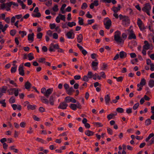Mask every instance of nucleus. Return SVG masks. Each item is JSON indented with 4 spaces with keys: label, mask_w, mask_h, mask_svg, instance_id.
Masks as SVG:
<instances>
[{
    "label": "nucleus",
    "mask_w": 154,
    "mask_h": 154,
    "mask_svg": "<svg viewBox=\"0 0 154 154\" xmlns=\"http://www.w3.org/2000/svg\"><path fill=\"white\" fill-rule=\"evenodd\" d=\"M114 34V40L117 43H123L127 37L126 33H123L122 35V37H121V32L119 30H117L115 32Z\"/></svg>",
    "instance_id": "nucleus-1"
},
{
    "label": "nucleus",
    "mask_w": 154,
    "mask_h": 154,
    "mask_svg": "<svg viewBox=\"0 0 154 154\" xmlns=\"http://www.w3.org/2000/svg\"><path fill=\"white\" fill-rule=\"evenodd\" d=\"M12 2H9L7 3H3L1 4L0 7V10H4L5 9L7 11L11 10L10 7L12 5Z\"/></svg>",
    "instance_id": "nucleus-2"
},
{
    "label": "nucleus",
    "mask_w": 154,
    "mask_h": 154,
    "mask_svg": "<svg viewBox=\"0 0 154 154\" xmlns=\"http://www.w3.org/2000/svg\"><path fill=\"white\" fill-rule=\"evenodd\" d=\"M151 9L150 4L149 3H147L144 4V7L142 8V10L146 13L148 15L150 16V11Z\"/></svg>",
    "instance_id": "nucleus-3"
},
{
    "label": "nucleus",
    "mask_w": 154,
    "mask_h": 154,
    "mask_svg": "<svg viewBox=\"0 0 154 154\" xmlns=\"http://www.w3.org/2000/svg\"><path fill=\"white\" fill-rule=\"evenodd\" d=\"M104 25L105 26V28L107 29H109L111 24L112 21L109 18H105L103 21Z\"/></svg>",
    "instance_id": "nucleus-4"
},
{
    "label": "nucleus",
    "mask_w": 154,
    "mask_h": 154,
    "mask_svg": "<svg viewBox=\"0 0 154 154\" xmlns=\"http://www.w3.org/2000/svg\"><path fill=\"white\" fill-rule=\"evenodd\" d=\"M137 23L140 31H143L146 29L143 23L140 18H137Z\"/></svg>",
    "instance_id": "nucleus-5"
},
{
    "label": "nucleus",
    "mask_w": 154,
    "mask_h": 154,
    "mask_svg": "<svg viewBox=\"0 0 154 154\" xmlns=\"http://www.w3.org/2000/svg\"><path fill=\"white\" fill-rule=\"evenodd\" d=\"M130 23V20L128 16L125 17L122 20V25L125 26H128Z\"/></svg>",
    "instance_id": "nucleus-6"
},
{
    "label": "nucleus",
    "mask_w": 154,
    "mask_h": 154,
    "mask_svg": "<svg viewBox=\"0 0 154 154\" xmlns=\"http://www.w3.org/2000/svg\"><path fill=\"white\" fill-rule=\"evenodd\" d=\"M18 71L19 74L22 75L24 76L25 75L24 71L23 69V63L20 64L19 67Z\"/></svg>",
    "instance_id": "nucleus-7"
},
{
    "label": "nucleus",
    "mask_w": 154,
    "mask_h": 154,
    "mask_svg": "<svg viewBox=\"0 0 154 154\" xmlns=\"http://www.w3.org/2000/svg\"><path fill=\"white\" fill-rule=\"evenodd\" d=\"M65 101L66 103L71 102L73 103H75L76 102V100L75 99L69 96H67L65 97Z\"/></svg>",
    "instance_id": "nucleus-8"
},
{
    "label": "nucleus",
    "mask_w": 154,
    "mask_h": 154,
    "mask_svg": "<svg viewBox=\"0 0 154 154\" xmlns=\"http://www.w3.org/2000/svg\"><path fill=\"white\" fill-rule=\"evenodd\" d=\"M130 33L128 36V39L130 40L133 39H136V36L134 34V31L132 30H131L130 32Z\"/></svg>",
    "instance_id": "nucleus-9"
},
{
    "label": "nucleus",
    "mask_w": 154,
    "mask_h": 154,
    "mask_svg": "<svg viewBox=\"0 0 154 154\" xmlns=\"http://www.w3.org/2000/svg\"><path fill=\"white\" fill-rule=\"evenodd\" d=\"M68 106V104L65 102H61L58 108V109H66Z\"/></svg>",
    "instance_id": "nucleus-10"
},
{
    "label": "nucleus",
    "mask_w": 154,
    "mask_h": 154,
    "mask_svg": "<svg viewBox=\"0 0 154 154\" xmlns=\"http://www.w3.org/2000/svg\"><path fill=\"white\" fill-rule=\"evenodd\" d=\"M74 34L72 30H71L70 31L68 32L66 34V35L68 38L69 39H73L74 37Z\"/></svg>",
    "instance_id": "nucleus-11"
},
{
    "label": "nucleus",
    "mask_w": 154,
    "mask_h": 154,
    "mask_svg": "<svg viewBox=\"0 0 154 154\" xmlns=\"http://www.w3.org/2000/svg\"><path fill=\"white\" fill-rule=\"evenodd\" d=\"M7 89V87L6 86H3L0 88V97L2 96L3 93H5Z\"/></svg>",
    "instance_id": "nucleus-12"
},
{
    "label": "nucleus",
    "mask_w": 154,
    "mask_h": 154,
    "mask_svg": "<svg viewBox=\"0 0 154 154\" xmlns=\"http://www.w3.org/2000/svg\"><path fill=\"white\" fill-rule=\"evenodd\" d=\"M55 96L54 94H53L52 95H51L49 99V101L50 105H51L53 106L54 104V102L55 101Z\"/></svg>",
    "instance_id": "nucleus-13"
},
{
    "label": "nucleus",
    "mask_w": 154,
    "mask_h": 154,
    "mask_svg": "<svg viewBox=\"0 0 154 154\" xmlns=\"http://www.w3.org/2000/svg\"><path fill=\"white\" fill-rule=\"evenodd\" d=\"M121 8V5L118 4V7H113L112 8V10L113 11L114 13H117L120 10Z\"/></svg>",
    "instance_id": "nucleus-14"
},
{
    "label": "nucleus",
    "mask_w": 154,
    "mask_h": 154,
    "mask_svg": "<svg viewBox=\"0 0 154 154\" xmlns=\"http://www.w3.org/2000/svg\"><path fill=\"white\" fill-rule=\"evenodd\" d=\"M53 91V88H48L46 90L44 95L47 97H48L52 93Z\"/></svg>",
    "instance_id": "nucleus-15"
},
{
    "label": "nucleus",
    "mask_w": 154,
    "mask_h": 154,
    "mask_svg": "<svg viewBox=\"0 0 154 154\" xmlns=\"http://www.w3.org/2000/svg\"><path fill=\"white\" fill-rule=\"evenodd\" d=\"M145 45L143 46V48L146 50H148L150 48V45L148 42L147 41H145L144 42Z\"/></svg>",
    "instance_id": "nucleus-16"
},
{
    "label": "nucleus",
    "mask_w": 154,
    "mask_h": 154,
    "mask_svg": "<svg viewBox=\"0 0 154 154\" xmlns=\"http://www.w3.org/2000/svg\"><path fill=\"white\" fill-rule=\"evenodd\" d=\"M11 106L14 110H16L17 109L19 110H20L21 109V107L20 105L17 106L16 104H11Z\"/></svg>",
    "instance_id": "nucleus-17"
},
{
    "label": "nucleus",
    "mask_w": 154,
    "mask_h": 154,
    "mask_svg": "<svg viewBox=\"0 0 154 154\" xmlns=\"http://www.w3.org/2000/svg\"><path fill=\"white\" fill-rule=\"evenodd\" d=\"M10 91H14V94L15 96L17 97L18 96L19 94V90L18 89H16L15 88H13L10 89Z\"/></svg>",
    "instance_id": "nucleus-18"
},
{
    "label": "nucleus",
    "mask_w": 154,
    "mask_h": 154,
    "mask_svg": "<svg viewBox=\"0 0 154 154\" xmlns=\"http://www.w3.org/2000/svg\"><path fill=\"white\" fill-rule=\"evenodd\" d=\"M106 103L107 105L109 104L110 100V97L109 94H107L104 97Z\"/></svg>",
    "instance_id": "nucleus-19"
},
{
    "label": "nucleus",
    "mask_w": 154,
    "mask_h": 154,
    "mask_svg": "<svg viewBox=\"0 0 154 154\" xmlns=\"http://www.w3.org/2000/svg\"><path fill=\"white\" fill-rule=\"evenodd\" d=\"M74 91L75 90H74L73 88L71 87L67 90L66 92L68 95H72L73 94V93L74 92Z\"/></svg>",
    "instance_id": "nucleus-20"
},
{
    "label": "nucleus",
    "mask_w": 154,
    "mask_h": 154,
    "mask_svg": "<svg viewBox=\"0 0 154 154\" xmlns=\"http://www.w3.org/2000/svg\"><path fill=\"white\" fill-rule=\"evenodd\" d=\"M119 56L122 59L126 57L127 54L125 52L122 51L119 53Z\"/></svg>",
    "instance_id": "nucleus-21"
},
{
    "label": "nucleus",
    "mask_w": 154,
    "mask_h": 154,
    "mask_svg": "<svg viewBox=\"0 0 154 154\" xmlns=\"http://www.w3.org/2000/svg\"><path fill=\"white\" fill-rule=\"evenodd\" d=\"M34 35L33 33L32 34H29L28 35V39L29 41H31L32 42L34 41Z\"/></svg>",
    "instance_id": "nucleus-22"
},
{
    "label": "nucleus",
    "mask_w": 154,
    "mask_h": 154,
    "mask_svg": "<svg viewBox=\"0 0 154 154\" xmlns=\"http://www.w3.org/2000/svg\"><path fill=\"white\" fill-rule=\"evenodd\" d=\"M85 134L88 136H91L94 134V132L89 130H87L85 131Z\"/></svg>",
    "instance_id": "nucleus-23"
},
{
    "label": "nucleus",
    "mask_w": 154,
    "mask_h": 154,
    "mask_svg": "<svg viewBox=\"0 0 154 154\" xmlns=\"http://www.w3.org/2000/svg\"><path fill=\"white\" fill-rule=\"evenodd\" d=\"M36 106L35 105H31L30 104H28L27 106V108L28 110L29 109L33 110L36 109Z\"/></svg>",
    "instance_id": "nucleus-24"
},
{
    "label": "nucleus",
    "mask_w": 154,
    "mask_h": 154,
    "mask_svg": "<svg viewBox=\"0 0 154 154\" xmlns=\"http://www.w3.org/2000/svg\"><path fill=\"white\" fill-rule=\"evenodd\" d=\"M41 100L42 103L47 104H48L49 101L48 100L46 99L45 97H41Z\"/></svg>",
    "instance_id": "nucleus-25"
},
{
    "label": "nucleus",
    "mask_w": 154,
    "mask_h": 154,
    "mask_svg": "<svg viewBox=\"0 0 154 154\" xmlns=\"http://www.w3.org/2000/svg\"><path fill=\"white\" fill-rule=\"evenodd\" d=\"M31 86V84L29 81H27V82L25 83V87L26 89L27 90L29 89Z\"/></svg>",
    "instance_id": "nucleus-26"
},
{
    "label": "nucleus",
    "mask_w": 154,
    "mask_h": 154,
    "mask_svg": "<svg viewBox=\"0 0 154 154\" xmlns=\"http://www.w3.org/2000/svg\"><path fill=\"white\" fill-rule=\"evenodd\" d=\"M83 38V37L82 35L81 34H79V35L78 36L77 38L78 42L79 43H81L82 41Z\"/></svg>",
    "instance_id": "nucleus-27"
},
{
    "label": "nucleus",
    "mask_w": 154,
    "mask_h": 154,
    "mask_svg": "<svg viewBox=\"0 0 154 154\" xmlns=\"http://www.w3.org/2000/svg\"><path fill=\"white\" fill-rule=\"evenodd\" d=\"M148 85L150 88H152L154 86V80L150 79Z\"/></svg>",
    "instance_id": "nucleus-28"
},
{
    "label": "nucleus",
    "mask_w": 154,
    "mask_h": 154,
    "mask_svg": "<svg viewBox=\"0 0 154 154\" xmlns=\"http://www.w3.org/2000/svg\"><path fill=\"white\" fill-rule=\"evenodd\" d=\"M27 57H28L29 60H31L34 58L33 56V54L32 53L28 54L27 55Z\"/></svg>",
    "instance_id": "nucleus-29"
},
{
    "label": "nucleus",
    "mask_w": 154,
    "mask_h": 154,
    "mask_svg": "<svg viewBox=\"0 0 154 154\" xmlns=\"http://www.w3.org/2000/svg\"><path fill=\"white\" fill-rule=\"evenodd\" d=\"M32 15L34 17H39L41 16V15L40 13L38 12L36 14H32Z\"/></svg>",
    "instance_id": "nucleus-30"
},
{
    "label": "nucleus",
    "mask_w": 154,
    "mask_h": 154,
    "mask_svg": "<svg viewBox=\"0 0 154 154\" xmlns=\"http://www.w3.org/2000/svg\"><path fill=\"white\" fill-rule=\"evenodd\" d=\"M69 107L71 109L74 110H75L77 109L76 105V104H71L69 106Z\"/></svg>",
    "instance_id": "nucleus-31"
},
{
    "label": "nucleus",
    "mask_w": 154,
    "mask_h": 154,
    "mask_svg": "<svg viewBox=\"0 0 154 154\" xmlns=\"http://www.w3.org/2000/svg\"><path fill=\"white\" fill-rule=\"evenodd\" d=\"M15 146H12L9 147V149L11 150H13L14 152L15 153H17L18 150L17 149L15 148Z\"/></svg>",
    "instance_id": "nucleus-32"
},
{
    "label": "nucleus",
    "mask_w": 154,
    "mask_h": 154,
    "mask_svg": "<svg viewBox=\"0 0 154 154\" xmlns=\"http://www.w3.org/2000/svg\"><path fill=\"white\" fill-rule=\"evenodd\" d=\"M139 84L143 86L145 85L146 84V81L144 78L142 79Z\"/></svg>",
    "instance_id": "nucleus-33"
},
{
    "label": "nucleus",
    "mask_w": 154,
    "mask_h": 154,
    "mask_svg": "<svg viewBox=\"0 0 154 154\" xmlns=\"http://www.w3.org/2000/svg\"><path fill=\"white\" fill-rule=\"evenodd\" d=\"M9 102L10 103H14L15 101V98L14 96H12L9 100Z\"/></svg>",
    "instance_id": "nucleus-34"
},
{
    "label": "nucleus",
    "mask_w": 154,
    "mask_h": 154,
    "mask_svg": "<svg viewBox=\"0 0 154 154\" xmlns=\"http://www.w3.org/2000/svg\"><path fill=\"white\" fill-rule=\"evenodd\" d=\"M19 33L21 34V36L22 38H23L24 36L26 35V31H19Z\"/></svg>",
    "instance_id": "nucleus-35"
},
{
    "label": "nucleus",
    "mask_w": 154,
    "mask_h": 154,
    "mask_svg": "<svg viewBox=\"0 0 154 154\" xmlns=\"http://www.w3.org/2000/svg\"><path fill=\"white\" fill-rule=\"evenodd\" d=\"M67 25L69 26L72 27L73 26H75L76 25V23L74 22H69L67 24Z\"/></svg>",
    "instance_id": "nucleus-36"
},
{
    "label": "nucleus",
    "mask_w": 154,
    "mask_h": 154,
    "mask_svg": "<svg viewBox=\"0 0 154 154\" xmlns=\"http://www.w3.org/2000/svg\"><path fill=\"white\" fill-rule=\"evenodd\" d=\"M79 23L80 25H82L83 24L84 20L82 18L80 17H78Z\"/></svg>",
    "instance_id": "nucleus-37"
},
{
    "label": "nucleus",
    "mask_w": 154,
    "mask_h": 154,
    "mask_svg": "<svg viewBox=\"0 0 154 154\" xmlns=\"http://www.w3.org/2000/svg\"><path fill=\"white\" fill-rule=\"evenodd\" d=\"M151 120L149 119H147L145 122V124L146 126H148L151 124Z\"/></svg>",
    "instance_id": "nucleus-38"
},
{
    "label": "nucleus",
    "mask_w": 154,
    "mask_h": 154,
    "mask_svg": "<svg viewBox=\"0 0 154 154\" xmlns=\"http://www.w3.org/2000/svg\"><path fill=\"white\" fill-rule=\"evenodd\" d=\"M116 110L118 112L120 113H123L124 111V109L123 108L120 107L116 109Z\"/></svg>",
    "instance_id": "nucleus-39"
},
{
    "label": "nucleus",
    "mask_w": 154,
    "mask_h": 154,
    "mask_svg": "<svg viewBox=\"0 0 154 154\" xmlns=\"http://www.w3.org/2000/svg\"><path fill=\"white\" fill-rule=\"evenodd\" d=\"M87 76L89 79H91L92 77V76H93V74L92 72L91 71L88 72L87 74Z\"/></svg>",
    "instance_id": "nucleus-40"
},
{
    "label": "nucleus",
    "mask_w": 154,
    "mask_h": 154,
    "mask_svg": "<svg viewBox=\"0 0 154 154\" xmlns=\"http://www.w3.org/2000/svg\"><path fill=\"white\" fill-rule=\"evenodd\" d=\"M53 11L54 12H57L58 11V6L57 5H55L52 8Z\"/></svg>",
    "instance_id": "nucleus-41"
},
{
    "label": "nucleus",
    "mask_w": 154,
    "mask_h": 154,
    "mask_svg": "<svg viewBox=\"0 0 154 154\" xmlns=\"http://www.w3.org/2000/svg\"><path fill=\"white\" fill-rule=\"evenodd\" d=\"M45 59L44 58H39L38 59V62L39 63H45Z\"/></svg>",
    "instance_id": "nucleus-42"
},
{
    "label": "nucleus",
    "mask_w": 154,
    "mask_h": 154,
    "mask_svg": "<svg viewBox=\"0 0 154 154\" xmlns=\"http://www.w3.org/2000/svg\"><path fill=\"white\" fill-rule=\"evenodd\" d=\"M8 80L9 81V83L10 84L14 85L15 87L17 86V84L16 83H15L14 81L11 80L10 78H8Z\"/></svg>",
    "instance_id": "nucleus-43"
},
{
    "label": "nucleus",
    "mask_w": 154,
    "mask_h": 154,
    "mask_svg": "<svg viewBox=\"0 0 154 154\" xmlns=\"http://www.w3.org/2000/svg\"><path fill=\"white\" fill-rule=\"evenodd\" d=\"M59 16L60 17L61 20L64 21L65 20V15H63L60 14H59Z\"/></svg>",
    "instance_id": "nucleus-44"
},
{
    "label": "nucleus",
    "mask_w": 154,
    "mask_h": 154,
    "mask_svg": "<svg viewBox=\"0 0 154 154\" xmlns=\"http://www.w3.org/2000/svg\"><path fill=\"white\" fill-rule=\"evenodd\" d=\"M88 7V5L86 3H84L81 6V8L82 9H86Z\"/></svg>",
    "instance_id": "nucleus-45"
},
{
    "label": "nucleus",
    "mask_w": 154,
    "mask_h": 154,
    "mask_svg": "<svg viewBox=\"0 0 154 154\" xmlns=\"http://www.w3.org/2000/svg\"><path fill=\"white\" fill-rule=\"evenodd\" d=\"M89 78L87 75H84L83 77L82 80L84 82H87L89 81Z\"/></svg>",
    "instance_id": "nucleus-46"
},
{
    "label": "nucleus",
    "mask_w": 154,
    "mask_h": 154,
    "mask_svg": "<svg viewBox=\"0 0 154 154\" xmlns=\"http://www.w3.org/2000/svg\"><path fill=\"white\" fill-rule=\"evenodd\" d=\"M107 132L109 134L111 135H112V134H113L112 131L111 129L109 127H107Z\"/></svg>",
    "instance_id": "nucleus-47"
},
{
    "label": "nucleus",
    "mask_w": 154,
    "mask_h": 154,
    "mask_svg": "<svg viewBox=\"0 0 154 154\" xmlns=\"http://www.w3.org/2000/svg\"><path fill=\"white\" fill-rule=\"evenodd\" d=\"M137 88H138L137 89V90L138 91H141L142 89V87H143L141 85H140L139 84H137Z\"/></svg>",
    "instance_id": "nucleus-48"
},
{
    "label": "nucleus",
    "mask_w": 154,
    "mask_h": 154,
    "mask_svg": "<svg viewBox=\"0 0 154 154\" xmlns=\"http://www.w3.org/2000/svg\"><path fill=\"white\" fill-rule=\"evenodd\" d=\"M36 140L37 141L40 142L42 143H45V141L42 139L37 137L36 139Z\"/></svg>",
    "instance_id": "nucleus-49"
},
{
    "label": "nucleus",
    "mask_w": 154,
    "mask_h": 154,
    "mask_svg": "<svg viewBox=\"0 0 154 154\" xmlns=\"http://www.w3.org/2000/svg\"><path fill=\"white\" fill-rule=\"evenodd\" d=\"M17 66H16V67H12L11 69V72L12 73H14L17 70Z\"/></svg>",
    "instance_id": "nucleus-50"
},
{
    "label": "nucleus",
    "mask_w": 154,
    "mask_h": 154,
    "mask_svg": "<svg viewBox=\"0 0 154 154\" xmlns=\"http://www.w3.org/2000/svg\"><path fill=\"white\" fill-rule=\"evenodd\" d=\"M5 100L4 99L0 101V103L2 105V106L4 107H5L6 106V103L5 102Z\"/></svg>",
    "instance_id": "nucleus-51"
},
{
    "label": "nucleus",
    "mask_w": 154,
    "mask_h": 154,
    "mask_svg": "<svg viewBox=\"0 0 154 154\" xmlns=\"http://www.w3.org/2000/svg\"><path fill=\"white\" fill-rule=\"evenodd\" d=\"M49 51L50 52L55 51V50L54 49L52 44H51V45H50L49 48Z\"/></svg>",
    "instance_id": "nucleus-52"
},
{
    "label": "nucleus",
    "mask_w": 154,
    "mask_h": 154,
    "mask_svg": "<svg viewBox=\"0 0 154 154\" xmlns=\"http://www.w3.org/2000/svg\"><path fill=\"white\" fill-rule=\"evenodd\" d=\"M98 64V62H95V61H93L91 63V66L93 67L96 66H97Z\"/></svg>",
    "instance_id": "nucleus-53"
},
{
    "label": "nucleus",
    "mask_w": 154,
    "mask_h": 154,
    "mask_svg": "<svg viewBox=\"0 0 154 154\" xmlns=\"http://www.w3.org/2000/svg\"><path fill=\"white\" fill-rule=\"evenodd\" d=\"M8 24H6L4 26V27L2 29H1L2 31L3 32H4L6 30V29L8 27Z\"/></svg>",
    "instance_id": "nucleus-54"
},
{
    "label": "nucleus",
    "mask_w": 154,
    "mask_h": 154,
    "mask_svg": "<svg viewBox=\"0 0 154 154\" xmlns=\"http://www.w3.org/2000/svg\"><path fill=\"white\" fill-rule=\"evenodd\" d=\"M16 33V31L14 30H12L10 31V34L12 36H14Z\"/></svg>",
    "instance_id": "nucleus-55"
},
{
    "label": "nucleus",
    "mask_w": 154,
    "mask_h": 154,
    "mask_svg": "<svg viewBox=\"0 0 154 154\" xmlns=\"http://www.w3.org/2000/svg\"><path fill=\"white\" fill-rule=\"evenodd\" d=\"M49 26L51 29H53L55 28L56 25L55 23H51L50 24Z\"/></svg>",
    "instance_id": "nucleus-56"
},
{
    "label": "nucleus",
    "mask_w": 154,
    "mask_h": 154,
    "mask_svg": "<svg viewBox=\"0 0 154 154\" xmlns=\"http://www.w3.org/2000/svg\"><path fill=\"white\" fill-rule=\"evenodd\" d=\"M42 32H39L37 35V38L38 39L42 38Z\"/></svg>",
    "instance_id": "nucleus-57"
},
{
    "label": "nucleus",
    "mask_w": 154,
    "mask_h": 154,
    "mask_svg": "<svg viewBox=\"0 0 154 154\" xmlns=\"http://www.w3.org/2000/svg\"><path fill=\"white\" fill-rule=\"evenodd\" d=\"M88 24L90 25L92 23H94V19L88 20Z\"/></svg>",
    "instance_id": "nucleus-58"
},
{
    "label": "nucleus",
    "mask_w": 154,
    "mask_h": 154,
    "mask_svg": "<svg viewBox=\"0 0 154 154\" xmlns=\"http://www.w3.org/2000/svg\"><path fill=\"white\" fill-rule=\"evenodd\" d=\"M139 105V103H137L135 104L133 106V109L134 110L136 109L138 107Z\"/></svg>",
    "instance_id": "nucleus-59"
},
{
    "label": "nucleus",
    "mask_w": 154,
    "mask_h": 154,
    "mask_svg": "<svg viewBox=\"0 0 154 154\" xmlns=\"http://www.w3.org/2000/svg\"><path fill=\"white\" fill-rule=\"evenodd\" d=\"M113 117V116L112 115V113H111L108 115L107 116V118L109 120H110V119L112 118Z\"/></svg>",
    "instance_id": "nucleus-60"
},
{
    "label": "nucleus",
    "mask_w": 154,
    "mask_h": 154,
    "mask_svg": "<svg viewBox=\"0 0 154 154\" xmlns=\"http://www.w3.org/2000/svg\"><path fill=\"white\" fill-rule=\"evenodd\" d=\"M126 112L128 114L131 113L132 112V108H129L127 109L126 110Z\"/></svg>",
    "instance_id": "nucleus-61"
},
{
    "label": "nucleus",
    "mask_w": 154,
    "mask_h": 154,
    "mask_svg": "<svg viewBox=\"0 0 154 154\" xmlns=\"http://www.w3.org/2000/svg\"><path fill=\"white\" fill-rule=\"evenodd\" d=\"M53 38L55 39H57L58 38V35L56 33H54L53 35Z\"/></svg>",
    "instance_id": "nucleus-62"
},
{
    "label": "nucleus",
    "mask_w": 154,
    "mask_h": 154,
    "mask_svg": "<svg viewBox=\"0 0 154 154\" xmlns=\"http://www.w3.org/2000/svg\"><path fill=\"white\" fill-rule=\"evenodd\" d=\"M26 123L25 122H22L20 124V126L22 128H24L25 127Z\"/></svg>",
    "instance_id": "nucleus-63"
},
{
    "label": "nucleus",
    "mask_w": 154,
    "mask_h": 154,
    "mask_svg": "<svg viewBox=\"0 0 154 154\" xmlns=\"http://www.w3.org/2000/svg\"><path fill=\"white\" fill-rule=\"evenodd\" d=\"M123 80V77L122 76H120L117 78V81L118 82H122Z\"/></svg>",
    "instance_id": "nucleus-64"
}]
</instances>
